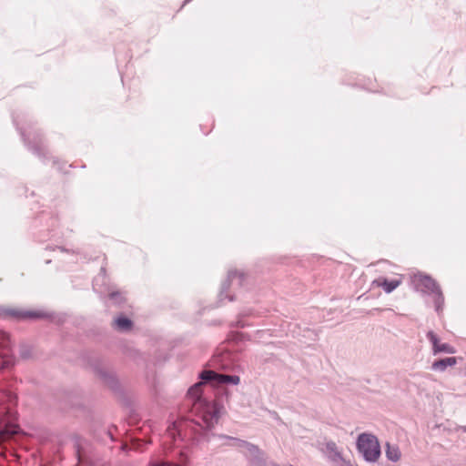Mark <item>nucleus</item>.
<instances>
[{
	"mask_svg": "<svg viewBox=\"0 0 466 466\" xmlns=\"http://www.w3.org/2000/svg\"><path fill=\"white\" fill-rule=\"evenodd\" d=\"M219 438L230 440L234 442L233 446L240 448L245 457L248 460L250 466H268L265 454L258 446L227 435H220Z\"/></svg>",
	"mask_w": 466,
	"mask_h": 466,
	"instance_id": "nucleus-3",
	"label": "nucleus"
},
{
	"mask_svg": "<svg viewBox=\"0 0 466 466\" xmlns=\"http://www.w3.org/2000/svg\"><path fill=\"white\" fill-rule=\"evenodd\" d=\"M419 290L432 297L435 310L440 315L444 307V297L439 284L430 276L419 274L414 277Z\"/></svg>",
	"mask_w": 466,
	"mask_h": 466,
	"instance_id": "nucleus-2",
	"label": "nucleus"
},
{
	"mask_svg": "<svg viewBox=\"0 0 466 466\" xmlns=\"http://www.w3.org/2000/svg\"><path fill=\"white\" fill-rule=\"evenodd\" d=\"M426 336L432 345V351L434 355L439 353L453 354L456 352L454 347L450 344L441 343L438 336L433 331H429Z\"/></svg>",
	"mask_w": 466,
	"mask_h": 466,
	"instance_id": "nucleus-9",
	"label": "nucleus"
},
{
	"mask_svg": "<svg viewBox=\"0 0 466 466\" xmlns=\"http://www.w3.org/2000/svg\"><path fill=\"white\" fill-rule=\"evenodd\" d=\"M272 415H273V418L279 419L278 414L276 412H274Z\"/></svg>",
	"mask_w": 466,
	"mask_h": 466,
	"instance_id": "nucleus-21",
	"label": "nucleus"
},
{
	"mask_svg": "<svg viewBox=\"0 0 466 466\" xmlns=\"http://www.w3.org/2000/svg\"><path fill=\"white\" fill-rule=\"evenodd\" d=\"M14 123L16 126H19L16 118H14ZM17 128L20 130L21 136L25 141V143L27 145L28 148L33 151L35 155L39 157L45 156V148L42 146L41 139L39 137L38 134L34 135V141L30 140L31 133L27 132V130L23 129L20 127H17Z\"/></svg>",
	"mask_w": 466,
	"mask_h": 466,
	"instance_id": "nucleus-7",
	"label": "nucleus"
},
{
	"mask_svg": "<svg viewBox=\"0 0 466 466\" xmlns=\"http://www.w3.org/2000/svg\"><path fill=\"white\" fill-rule=\"evenodd\" d=\"M244 279V274L241 272H238L237 270H229L228 274V279L222 283L221 290L219 293L220 299H223V297L228 299L229 301L233 300V298L227 294L229 287L232 286H242Z\"/></svg>",
	"mask_w": 466,
	"mask_h": 466,
	"instance_id": "nucleus-8",
	"label": "nucleus"
},
{
	"mask_svg": "<svg viewBox=\"0 0 466 466\" xmlns=\"http://www.w3.org/2000/svg\"><path fill=\"white\" fill-rule=\"evenodd\" d=\"M272 466H293V465H278V464H272Z\"/></svg>",
	"mask_w": 466,
	"mask_h": 466,
	"instance_id": "nucleus-22",
	"label": "nucleus"
},
{
	"mask_svg": "<svg viewBox=\"0 0 466 466\" xmlns=\"http://www.w3.org/2000/svg\"><path fill=\"white\" fill-rule=\"evenodd\" d=\"M15 397L10 392L0 390V405L13 401Z\"/></svg>",
	"mask_w": 466,
	"mask_h": 466,
	"instance_id": "nucleus-17",
	"label": "nucleus"
},
{
	"mask_svg": "<svg viewBox=\"0 0 466 466\" xmlns=\"http://www.w3.org/2000/svg\"><path fill=\"white\" fill-rule=\"evenodd\" d=\"M108 435L110 436L111 440H113L111 431H108Z\"/></svg>",
	"mask_w": 466,
	"mask_h": 466,
	"instance_id": "nucleus-23",
	"label": "nucleus"
},
{
	"mask_svg": "<svg viewBox=\"0 0 466 466\" xmlns=\"http://www.w3.org/2000/svg\"><path fill=\"white\" fill-rule=\"evenodd\" d=\"M43 314L39 311L21 310L17 309H11L5 306H0V319L14 318L17 319H38L42 318Z\"/></svg>",
	"mask_w": 466,
	"mask_h": 466,
	"instance_id": "nucleus-6",
	"label": "nucleus"
},
{
	"mask_svg": "<svg viewBox=\"0 0 466 466\" xmlns=\"http://www.w3.org/2000/svg\"><path fill=\"white\" fill-rule=\"evenodd\" d=\"M114 325L118 330L126 331L131 329L132 321L128 318L118 317L115 319Z\"/></svg>",
	"mask_w": 466,
	"mask_h": 466,
	"instance_id": "nucleus-15",
	"label": "nucleus"
},
{
	"mask_svg": "<svg viewBox=\"0 0 466 466\" xmlns=\"http://www.w3.org/2000/svg\"><path fill=\"white\" fill-rule=\"evenodd\" d=\"M198 377L200 381L188 389L187 399L192 402V412L202 421L201 423L197 421V424L206 429H212L218 422L223 406L205 399L201 393L202 386L207 383L212 386L238 385L240 378L238 375L221 374L213 370H205L199 373Z\"/></svg>",
	"mask_w": 466,
	"mask_h": 466,
	"instance_id": "nucleus-1",
	"label": "nucleus"
},
{
	"mask_svg": "<svg viewBox=\"0 0 466 466\" xmlns=\"http://www.w3.org/2000/svg\"><path fill=\"white\" fill-rule=\"evenodd\" d=\"M357 449L369 462H375L380 455L378 439L370 433H361L357 440Z\"/></svg>",
	"mask_w": 466,
	"mask_h": 466,
	"instance_id": "nucleus-4",
	"label": "nucleus"
},
{
	"mask_svg": "<svg viewBox=\"0 0 466 466\" xmlns=\"http://www.w3.org/2000/svg\"><path fill=\"white\" fill-rule=\"evenodd\" d=\"M110 299L120 304L123 301V296L119 292L110 293Z\"/></svg>",
	"mask_w": 466,
	"mask_h": 466,
	"instance_id": "nucleus-18",
	"label": "nucleus"
},
{
	"mask_svg": "<svg viewBox=\"0 0 466 466\" xmlns=\"http://www.w3.org/2000/svg\"><path fill=\"white\" fill-rule=\"evenodd\" d=\"M325 453L329 460L335 463L344 462V458L339 450L337 444L332 441H327L325 443Z\"/></svg>",
	"mask_w": 466,
	"mask_h": 466,
	"instance_id": "nucleus-10",
	"label": "nucleus"
},
{
	"mask_svg": "<svg viewBox=\"0 0 466 466\" xmlns=\"http://www.w3.org/2000/svg\"><path fill=\"white\" fill-rule=\"evenodd\" d=\"M14 364V358L9 355H0V370Z\"/></svg>",
	"mask_w": 466,
	"mask_h": 466,
	"instance_id": "nucleus-16",
	"label": "nucleus"
},
{
	"mask_svg": "<svg viewBox=\"0 0 466 466\" xmlns=\"http://www.w3.org/2000/svg\"><path fill=\"white\" fill-rule=\"evenodd\" d=\"M154 466H179V465H177V464H173L171 462H162L160 464H156Z\"/></svg>",
	"mask_w": 466,
	"mask_h": 466,
	"instance_id": "nucleus-19",
	"label": "nucleus"
},
{
	"mask_svg": "<svg viewBox=\"0 0 466 466\" xmlns=\"http://www.w3.org/2000/svg\"><path fill=\"white\" fill-rule=\"evenodd\" d=\"M385 454L387 459L392 462L399 461L401 457L399 446L396 444H390V442L386 443Z\"/></svg>",
	"mask_w": 466,
	"mask_h": 466,
	"instance_id": "nucleus-13",
	"label": "nucleus"
},
{
	"mask_svg": "<svg viewBox=\"0 0 466 466\" xmlns=\"http://www.w3.org/2000/svg\"><path fill=\"white\" fill-rule=\"evenodd\" d=\"M21 356L25 359V358L29 357V353L26 350H21Z\"/></svg>",
	"mask_w": 466,
	"mask_h": 466,
	"instance_id": "nucleus-20",
	"label": "nucleus"
},
{
	"mask_svg": "<svg viewBox=\"0 0 466 466\" xmlns=\"http://www.w3.org/2000/svg\"><path fill=\"white\" fill-rule=\"evenodd\" d=\"M372 286L381 287L386 293L392 292L395 289H397L400 285V279H391L389 280L385 278H379L372 281Z\"/></svg>",
	"mask_w": 466,
	"mask_h": 466,
	"instance_id": "nucleus-11",
	"label": "nucleus"
},
{
	"mask_svg": "<svg viewBox=\"0 0 466 466\" xmlns=\"http://www.w3.org/2000/svg\"><path fill=\"white\" fill-rule=\"evenodd\" d=\"M187 426H188V424L187 421H174L170 426H168L167 433L172 438H175L177 433L180 436V435H182V431Z\"/></svg>",
	"mask_w": 466,
	"mask_h": 466,
	"instance_id": "nucleus-14",
	"label": "nucleus"
},
{
	"mask_svg": "<svg viewBox=\"0 0 466 466\" xmlns=\"http://www.w3.org/2000/svg\"><path fill=\"white\" fill-rule=\"evenodd\" d=\"M457 364V359L455 357H448L435 360L431 364V370L435 371L443 372L448 367H452Z\"/></svg>",
	"mask_w": 466,
	"mask_h": 466,
	"instance_id": "nucleus-12",
	"label": "nucleus"
},
{
	"mask_svg": "<svg viewBox=\"0 0 466 466\" xmlns=\"http://www.w3.org/2000/svg\"><path fill=\"white\" fill-rule=\"evenodd\" d=\"M209 366L222 370H236L238 368L237 356L229 351L217 352L210 360Z\"/></svg>",
	"mask_w": 466,
	"mask_h": 466,
	"instance_id": "nucleus-5",
	"label": "nucleus"
},
{
	"mask_svg": "<svg viewBox=\"0 0 466 466\" xmlns=\"http://www.w3.org/2000/svg\"><path fill=\"white\" fill-rule=\"evenodd\" d=\"M463 431H466V427L463 428Z\"/></svg>",
	"mask_w": 466,
	"mask_h": 466,
	"instance_id": "nucleus-24",
	"label": "nucleus"
}]
</instances>
